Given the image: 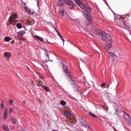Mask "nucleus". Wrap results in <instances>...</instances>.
Here are the masks:
<instances>
[{
	"label": "nucleus",
	"instance_id": "36",
	"mask_svg": "<svg viewBox=\"0 0 131 131\" xmlns=\"http://www.w3.org/2000/svg\"><path fill=\"white\" fill-rule=\"evenodd\" d=\"M36 3H37V5H38V3H39L38 0H36Z\"/></svg>",
	"mask_w": 131,
	"mask_h": 131
},
{
	"label": "nucleus",
	"instance_id": "35",
	"mask_svg": "<svg viewBox=\"0 0 131 131\" xmlns=\"http://www.w3.org/2000/svg\"><path fill=\"white\" fill-rule=\"evenodd\" d=\"M104 109H105L106 110H108V106H104Z\"/></svg>",
	"mask_w": 131,
	"mask_h": 131
},
{
	"label": "nucleus",
	"instance_id": "17",
	"mask_svg": "<svg viewBox=\"0 0 131 131\" xmlns=\"http://www.w3.org/2000/svg\"><path fill=\"white\" fill-rule=\"evenodd\" d=\"M95 33L97 34L98 35H101L103 33L100 31V30H96L95 31Z\"/></svg>",
	"mask_w": 131,
	"mask_h": 131
},
{
	"label": "nucleus",
	"instance_id": "4",
	"mask_svg": "<svg viewBox=\"0 0 131 131\" xmlns=\"http://www.w3.org/2000/svg\"><path fill=\"white\" fill-rule=\"evenodd\" d=\"M46 58L43 59V62L46 63V62H49L50 61V54L48 52L46 51Z\"/></svg>",
	"mask_w": 131,
	"mask_h": 131
},
{
	"label": "nucleus",
	"instance_id": "10",
	"mask_svg": "<svg viewBox=\"0 0 131 131\" xmlns=\"http://www.w3.org/2000/svg\"><path fill=\"white\" fill-rule=\"evenodd\" d=\"M22 7L23 8H24L25 9V11L27 12V13H29V10L30 9H28L27 8V7H26V4L25 3H22Z\"/></svg>",
	"mask_w": 131,
	"mask_h": 131
},
{
	"label": "nucleus",
	"instance_id": "1",
	"mask_svg": "<svg viewBox=\"0 0 131 131\" xmlns=\"http://www.w3.org/2000/svg\"><path fill=\"white\" fill-rule=\"evenodd\" d=\"M75 2L81 9L84 10V11H83V14L86 18L85 25H91V24L93 23V18L92 17V16H91V14H90L91 12H92V8H91V7L87 4L85 5L82 4L80 2V0H75Z\"/></svg>",
	"mask_w": 131,
	"mask_h": 131
},
{
	"label": "nucleus",
	"instance_id": "21",
	"mask_svg": "<svg viewBox=\"0 0 131 131\" xmlns=\"http://www.w3.org/2000/svg\"><path fill=\"white\" fill-rule=\"evenodd\" d=\"M9 40H11V39H10V37H5L4 38V41H6L7 42H8V41Z\"/></svg>",
	"mask_w": 131,
	"mask_h": 131
},
{
	"label": "nucleus",
	"instance_id": "43",
	"mask_svg": "<svg viewBox=\"0 0 131 131\" xmlns=\"http://www.w3.org/2000/svg\"><path fill=\"white\" fill-rule=\"evenodd\" d=\"M54 57H56V56H55V55H54Z\"/></svg>",
	"mask_w": 131,
	"mask_h": 131
},
{
	"label": "nucleus",
	"instance_id": "14",
	"mask_svg": "<svg viewBox=\"0 0 131 131\" xmlns=\"http://www.w3.org/2000/svg\"><path fill=\"white\" fill-rule=\"evenodd\" d=\"M42 88L46 92H50V88L48 86L43 85Z\"/></svg>",
	"mask_w": 131,
	"mask_h": 131
},
{
	"label": "nucleus",
	"instance_id": "42",
	"mask_svg": "<svg viewBox=\"0 0 131 131\" xmlns=\"http://www.w3.org/2000/svg\"><path fill=\"white\" fill-rule=\"evenodd\" d=\"M107 6H108L109 7V6L108 5V4H107Z\"/></svg>",
	"mask_w": 131,
	"mask_h": 131
},
{
	"label": "nucleus",
	"instance_id": "37",
	"mask_svg": "<svg viewBox=\"0 0 131 131\" xmlns=\"http://www.w3.org/2000/svg\"><path fill=\"white\" fill-rule=\"evenodd\" d=\"M23 104H26V101H23Z\"/></svg>",
	"mask_w": 131,
	"mask_h": 131
},
{
	"label": "nucleus",
	"instance_id": "34",
	"mask_svg": "<svg viewBox=\"0 0 131 131\" xmlns=\"http://www.w3.org/2000/svg\"><path fill=\"white\" fill-rule=\"evenodd\" d=\"M105 85H106V83H103L101 84V86L103 87V86H105Z\"/></svg>",
	"mask_w": 131,
	"mask_h": 131
},
{
	"label": "nucleus",
	"instance_id": "38",
	"mask_svg": "<svg viewBox=\"0 0 131 131\" xmlns=\"http://www.w3.org/2000/svg\"><path fill=\"white\" fill-rule=\"evenodd\" d=\"M67 18L68 19H70V17H69V16H67Z\"/></svg>",
	"mask_w": 131,
	"mask_h": 131
},
{
	"label": "nucleus",
	"instance_id": "6",
	"mask_svg": "<svg viewBox=\"0 0 131 131\" xmlns=\"http://www.w3.org/2000/svg\"><path fill=\"white\" fill-rule=\"evenodd\" d=\"M11 56V55L10 52H6L4 53V57H5L7 61H9L10 60Z\"/></svg>",
	"mask_w": 131,
	"mask_h": 131
},
{
	"label": "nucleus",
	"instance_id": "15",
	"mask_svg": "<svg viewBox=\"0 0 131 131\" xmlns=\"http://www.w3.org/2000/svg\"><path fill=\"white\" fill-rule=\"evenodd\" d=\"M107 53L110 54V57H112V58H114V57H115V54H114V52H109V50H108V52H107Z\"/></svg>",
	"mask_w": 131,
	"mask_h": 131
},
{
	"label": "nucleus",
	"instance_id": "29",
	"mask_svg": "<svg viewBox=\"0 0 131 131\" xmlns=\"http://www.w3.org/2000/svg\"><path fill=\"white\" fill-rule=\"evenodd\" d=\"M115 113L116 115H118L119 114V111L117 109L115 111Z\"/></svg>",
	"mask_w": 131,
	"mask_h": 131
},
{
	"label": "nucleus",
	"instance_id": "40",
	"mask_svg": "<svg viewBox=\"0 0 131 131\" xmlns=\"http://www.w3.org/2000/svg\"><path fill=\"white\" fill-rule=\"evenodd\" d=\"M47 42H48V43H51V42L48 41V40H47Z\"/></svg>",
	"mask_w": 131,
	"mask_h": 131
},
{
	"label": "nucleus",
	"instance_id": "33",
	"mask_svg": "<svg viewBox=\"0 0 131 131\" xmlns=\"http://www.w3.org/2000/svg\"><path fill=\"white\" fill-rule=\"evenodd\" d=\"M1 106L2 108H4V107H5V105H4V103H1Z\"/></svg>",
	"mask_w": 131,
	"mask_h": 131
},
{
	"label": "nucleus",
	"instance_id": "27",
	"mask_svg": "<svg viewBox=\"0 0 131 131\" xmlns=\"http://www.w3.org/2000/svg\"><path fill=\"white\" fill-rule=\"evenodd\" d=\"M11 121L14 124H16V120L13 118L11 119Z\"/></svg>",
	"mask_w": 131,
	"mask_h": 131
},
{
	"label": "nucleus",
	"instance_id": "11",
	"mask_svg": "<svg viewBox=\"0 0 131 131\" xmlns=\"http://www.w3.org/2000/svg\"><path fill=\"white\" fill-rule=\"evenodd\" d=\"M33 37L35 38V39H36V40H39V41H43V39L37 35H34L33 36Z\"/></svg>",
	"mask_w": 131,
	"mask_h": 131
},
{
	"label": "nucleus",
	"instance_id": "16",
	"mask_svg": "<svg viewBox=\"0 0 131 131\" xmlns=\"http://www.w3.org/2000/svg\"><path fill=\"white\" fill-rule=\"evenodd\" d=\"M25 31H20L19 32H18V37H20V35H23V34H24Z\"/></svg>",
	"mask_w": 131,
	"mask_h": 131
},
{
	"label": "nucleus",
	"instance_id": "32",
	"mask_svg": "<svg viewBox=\"0 0 131 131\" xmlns=\"http://www.w3.org/2000/svg\"><path fill=\"white\" fill-rule=\"evenodd\" d=\"M40 78H41V79H43V77L42 76H41V75H39Z\"/></svg>",
	"mask_w": 131,
	"mask_h": 131
},
{
	"label": "nucleus",
	"instance_id": "23",
	"mask_svg": "<svg viewBox=\"0 0 131 131\" xmlns=\"http://www.w3.org/2000/svg\"><path fill=\"white\" fill-rule=\"evenodd\" d=\"M37 85L38 86H42V82H41V81H39Z\"/></svg>",
	"mask_w": 131,
	"mask_h": 131
},
{
	"label": "nucleus",
	"instance_id": "3",
	"mask_svg": "<svg viewBox=\"0 0 131 131\" xmlns=\"http://www.w3.org/2000/svg\"><path fill=\"white\" fill-rule=\"evenodd\" d=\"M62 68L63 69L64 72L66 73V75L67 76H68V79L70 80V81H71L72 83H74V86H76L75 81L72 80V77H71V76H70L69 72H68V71L67 70V67L64 63H62Z\"/></svg>",
	"mask_w": 131,
	"mask_h": 131
},
{
	"label": "nucleus",
	"instance_id": "30",
	"mask_svg": "<svg viewBox=\"0 0 131 131\" xmlns=\"http://www.w3.org/2000/svg\"><path fill=\"white\" fill-rule=\"evenodd\" d=\"M55 30L56 31V32H57V33L58 36H59V37H61V34H60V33L59 32V31H58L56 29H55Z\"/></svg>",
	"mask_w": 131,
	"mask_h": 131
},
{
	"label": "nucleus",
	"instance_id": "22",
	"mask_svg": "<svg viewBox=\"0 0 131 131\" xmlns=\"http://www.w3.org/2000/svg\"><path fill=\"white\" fill-rule=\"evenodd\" d=\"M90 115H91L92 117H94V118H96V117H97V116L92 113H90Z\"/></svg>",
	"mask_w": 131,
	"mask_h": 131
},
{
	"label": "nucleus",
	"instance_id": "25",
	"mask_svg": "<svg viewBox=\"0 0 131 131\" xmlns=\"http://www.w3.org/2000/svg\"><path fill=\"white\" fill-rule=\"evenodd\" d=\"M29 13L32 14L34 13V11L33 10V9H30V10L29 11Z\"/></svg>",
	"mask_w": 131,
	"mask_h": 131
},
{
	"label": "nucleus",
	"instance_id": "24",
	"mask_svg": "<svg viewBox=\"0 0 131 131\" xmlns=\"http://www.w3.org/2000/svg\"><path fill=\"white\" fill-rule=\"evenodd\" d=\"M60 104L61 105H66V102H65L64 100H61L60 101Z\"/></svg>",
	"mask_w": 131,
	"mask_h": 131
},
{
	"label": "nucleus",
	"instance_id": "31",
	"mask_svg": "<svg viewBox=\"0 0 131 131\" xmlns=\"http://www.w3.org/2000/svg\"><path fill=\"white\" fill-rule=\"evenodd\" d=\"M59 37L61 38V40H62L63 43V45H64V42L65 41V40H64V39H63V37H62L61 36H60V37Z\"/></svg>",
	"mask_w": 131,
	"mask_h": 131
},
{
	"label": "nucleus",
	"instance_id": "20",
	"mask_svg": "<svg viewBox=\"0 0 131 131\" xmlns=\"http://www.w3.org/2000/svg\"><path fill=\"white\" fill-rule=\"evenodd\" d=\"M16 27H17L18 29H21V28H22V25H21V24L18 23L17 24H16Z\"/></svg>",
	"mask_w": 131,
	"mask_h": 131
},
{
	"label": "nucleus",
	"instance_id": "39",
	"mask_svg": "<svg viewBox=\"0 0 131 131\" xmlns=\"http://www.w3.org/2000/svg\"><path fill=\"white\" fill-rule=\"evenodd\" d=\"M114 129L115 131H117L116 129L115 128H114Z\"/></svg>",
	"mask_w": 131,
	"mask_h": 131
},
{
	"label": "nucleus",
	"instance_id": "9",
	"mask_svg": "<svg viewBox=\"0 0 131 131\" xmlns=\"http://www.w3.org/2000/svg\"><path fill=\"white\" fill-rule=\"evenodd\" d=\"M81 124L82 126H85V127H88V128H91V127H90V126H89V125L88 124V123L84 120H83L81 122Z\"/></svg>",
	"mask_w": 131,
	"mask_h": 131
},
{
	"label": "nucleus",
	"instance_id": "8",
	"mask_svg": "<svg viewBox=\"0 0 131 131\" xmlns=\"http://www.w3.org/2000/svg\"><path fill=\"white\" fill-rule=\"evenodd\" d=\"M66 3V0H59L57 5L59 7H61V6H63Z\"/></svg>",
	"mask_w": 131,
	"mask_h": 131
},
{
	"label": "nucleus",
	"instance_id": "26",
	"mask_svg": "<svg viewBox=\"0 0 131 131\" xmlns=\"http://www.w3.org/2000/svg\"><path fill=\"white\" fill-rule=\"evenodd\" d=\"M9 103L10 105H12L13 104V103H14V101H13V100H9Z\"/></svg>",
	"mask_w": 131,
	"mask_h": 131
},
{
	"label": "nucleus",
	"instance_id": "19",
	"mask_svg": "<svg viewBox=\"0 0 131 131\" xmlns=\"http://www.w3.org/2000/svg\"><path fill=\"white\" fill-rule=\"evenodd\" d=\"M64 115L65 116H67V117L70 116V115H71V113H70V112L69 111L65 112Z\"/></svg>",
	"mask_w": 131,
	"mask_h": 131
},
{
	"label": "nucleus",
	"instance_id": "5",
	"mask_svg": "<svg viewBox=\"0 0 131 131\" xmlns=\"http://www.w3.org/2000/svg\"><path fill=\"white\" fill-rule=\"evenodd\" d=\"M17 18V14H14L11 15L9 19V22H13V21H15V19Z\"/></svg>",
	"mask_w": 131,
	"mask_h": 131
},
{
	"label": "nucleus",
	"instance_id": "18",
	"mask_svg": "<svg viewBox=\"0 0 131 131\" xmlns=\"http://www.w3.org/2000/svg\"><path fill=\"white\" fill-rule=\"evenodd\" d=\"M59 16H60V17H63L64 16V10H61L58 12Z\"/></svg>",
	"mask_w": 131,
	"mask_h": 131
},
{
	"label": "nucleus",
	"instance_id": "7",
	"mask_svg": "<svg viewBox=\"0 0 131 131\" xmlns=\"http://www.w3.org/2000/svg\"><path fill=\"white\" fill-rule=\"evenodd\" d=\"M66 3L67 5L70 7H74V4H73V2L70 0H66Z\"/></svg>",
	"mask_w": 131,
	"mask_h": 131
},
{
	"label": "nucleus",
	"instance_id": "13",
	"mask_svg": "<svg viewBox=\"0 0 131 131\" xmlns=\"http://www.w3.org/2000/svg\"><path fill=\"white\" fill-rule=\"evenodd\" d=\"M2 128H3V130H5V131H9L10 130V129H9V127L6 125H4L2 126Z\"/></svg>",
	"mask_w": 131,
	"mask_h": 131
},
{
	"label": "nucleus",
	"instance_id": "2",
	"mask_svg": "<svg viewBox=\"0 0 131 131\" xmlns=\"http://www.w3.org/2000/svg\"><path fill=\"white\" fill-rule=\"evenodd\" d=\"M102 39L106 42L105 50L108 52V51H110L111 48H112V37L105 32H102Z\"/></svg>",
	"mask_w": 131,
	"mask_h": 131
},
{
	"label": "nucleus",
	"instance_id": "41",
	"mask_svg": "<svg viewBox=\"0 0 131 131\" xmlns=\"http://www.w3.org/2000/svg\"><path fill=\"white\" fill-rule=\"evenodd\" d=\"M76 22H78V20L77 19V20H76Z\"/></svg>",
	"mask_w": 131,
	"mask_h": 131
},
{
	"label": "nucleus",
	"instance_id": "28",
	"mask_svg": "<svg viewBox=\"0 0 131 131\" xmlns=\"http://www.w3.org/2000/svg\"><path fill=\"white\" fill-rule=\"evenodd\" d=\"M13 111H14V110L13 109V108L10 107V108H9V113H12V112H13Z\"/></svg>",
	"mask_w": 131,
	"mask_h": 131
},
{
	"label": "nucleus",
	"instance_id": "12",
	"mask_svg": "<svg viewBox=\"0 0 131 131\" xmlns=\"http://www.w3.org/2000/svg\"><path fill=\"white\" fill-rule=\"evenodd\" d=\"M8 108H5V112L4 114V119L5 120L7 119V117L8 116Z\"/></svg>",
	"mask_w": 131,
	"mask_h": 131
}]
</instances>
